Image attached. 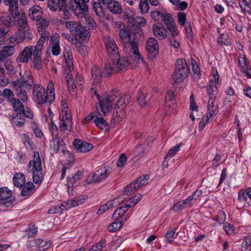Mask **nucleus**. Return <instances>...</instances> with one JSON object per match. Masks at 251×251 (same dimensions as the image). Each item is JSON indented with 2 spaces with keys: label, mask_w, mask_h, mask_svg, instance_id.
Returning a JSON list of instances; mask_svg holds the SVG:
<instances>
[{
  "label": "nucleus",
  "mask_w": 251,
  "mask_h": 251,
  "mask_svg": "<svg viewBox=\"0 0 251 251\" xmlns=\"http://www.w3.org/2000/svg\"><path fill=\"white\" fill-rule=\"evenodd\" d=\"M119 35L124 42L123 50L125 53L128 56H134V62L137 63L140 60V53L137 44L132 41H129L130 32L126 27L122 30L119 31Z\"/></svg>",
  "instance_id": "nucleus-2"
},
{
  "label": "nucleus",
  "mask_w": 251,
  "mask_h": 251,
  "mask_svg": "<svg viewBox=\"0 0 251 251\" xmlns=\"http://www.w3.org/2000/svg\"><path fill=\"white\" fill-rule=\"evenodd\" d=\"M58 9L60 13H62L64 19H68L69 17L70 12L67 9L66 0H58Z\"/></svg>",
  "instance_id": "nucleus-42"
},
{
  "label": "nucleus",
  "mask_w": 251,
  "mask_h": 251,
  "mask_svg": "<svg viewBox=\"0 0 251 251\" xmlns=\"http://www.w3.org/2000/svg\"><path fill=\"white\" fill-rule=\"evenodd\" d=\"M33 183L31 182H27L23 186L21 195L23 197L32 195L35 192V188Z\"/></svg>",
  "instance_id": "nucleus-34"
},
{
  "label": "nucleus",
  "mask_w": 251,
  "mask_h": 251,
  "mask_svg": "<svg viewBox=\"0 0 251 251\" xmlns=\"http://www.w3.org/2000/svg\"><path fill=\"white\" fill-rule=\"evenodd\" d=\"M82 176L83 172L78 171L73 176L67 177V191L69 195L73 194V187L78 185Z\"/></svg>",
  "instance_id": "nucleus-17"
},
{
  "label": "nucleus",
  "mask_w": 251,
  "mask_h": 251,
  "mask_svg": "<svg viewBox=\"0 0 251 251\" xmlns=\"http://www.w3.org/2000/svg\"><path fill=\"white\" fill-rule=\"evenodd\" d=\"M176 229L174 228L173 229L168 230L164 237L163 241L165 243L171 244L173 242L175 239H176L177 236V234H176Z\"/></svg>",
  "instance_id": "nucleus-39"
},
{
  "label": "nucleus",
  "mask_w": 251,
  "mask_h": 251,
  "mask_svg": "<svg viewBox=\"0 0 251 251\" xmlns=\"http://www.w3.org/2000/svg\"><path fill=\"white\" fill-rule=\"evenodd\" d=\"M73 145L77 151L83 153L89 151L93 148L91 144L80 139H75Z\"/></svg>",
  "instance_id": "nucleus-21"
},
{
  "label": "nucleus",
  "mask_w": 251,
  "mask_h": 251,
  "mask_svg": "<svg viewBox=\"0 0 251 251\" xmlns=\"http://www.w3.org/2000/svg\"><path fill=\"white\" fill-rule=\"evenodd\" d=\"M21 78L17 79L16 81L13 82V85L23 86L26 89H30L33 84V80L31 72L25 70L20 73Z\"/></svg>",
  "instance_id": "nucleus-11"
},
{
  "label": "nucleus",
  "mask_w": 251,
  "mask_h": 251,
  "mask_svg": "<svg viewBox=\"0 0 251 251\" xmlns=\"http://www.w3.org/2000/svg\"><path fill=\"white\" fill-rule=\"evenodd\" d=\"M89 1V0H73L71 3L72 11L78 18H82L88 11Z\"/></svg>",
  "instance_id": "nucleus-10"
},
{
  "label": "nucleus",
  "mask_w": 251,
  "mask_h": 251,
  "mask_svg": "<svg viewBox=\"0 0 251 251\" xmlns=\"http://www.w3.org/2000/svg\"><path fill=\"white\" fill-rule=\"evenodd\" d=\"M129 204H126L124 206H121L117 208L114 212L113 217L115 219H118L123 221V222L126 221L129 216L127 214H126V212L128 209L130 207Z\"/></svg>",
  "instance_id": "nucleus-22"
},
{
  "label": "nucleus",
  "mask_w": 251,
  "mask_h": 251,
  "mask_svg": "<svg viewBox=\"0 0 251 251\" xmlns=\"http://www.w3.org/2000/svg\"><path fill=\"white\" fill-rule=\"evenodd\" d=\"M13 86L15 87L17 96L20 98L24 102L27 101L28 96L26 91L27 89L19 85Z\"/></svg>",
  "instance_id": "nucleus-40"
},
{
  "label": "nucleus",
  "mask_w": 251,
  "mask_h": 251,
  "mask_svg": "<svg viewBox=\"0 0 251 251\" xmlns=\"http://www.w3.org/2000/svg\"><path fill=\"white\" fill-rule=\"evenodd\" d=\"M8 40L9 41V43H10L12 45H13L14 47L17 44L22 42L23 38L21 36L20 30L19 29L18 31L12 34L9 38Z\"/></svg>",
  "instance_id": "nucleus-45"
},
{
  "label": "nucleus",
  "mask_w": 251,
  "mask_h": 251,
  "mask_svg": "<svg viewBox=\"0 0 251 251\" xmlns=\"http://www.w3.org/2000/svg\"><path fill=\"white\" fill-rule=\"evenodd\" d=\"M106 245L105 239H102L100 241L93 245L88 251H103Z\"/></svg>",
  "instance_id": "nucleus-46"
},
{
  "label": "nucleus",
  "mask_w": 251,
  "mask_h": 251,
  "mask_svg": "<svg viewBox=\"0 0 251 251\" xmlns=\"http://www.w3.org/2000/svg\"><path fill=\"white\" fill-rule=\"evenodd\" d=\"M126 57L113 58V65L115 67L116 71H125L127 69L129 65L132 68H135L140 62L144 63V61L140 56V60L137 63L134 62V56H128L127 54L125 53Z\"/></svg>",
  "instance_id": "nucleus-7"
},
{
  "label": "nucleus",
  "mask_w": 251,
  "mask_h": 251,
  "mask_svg": "<svg viewBox=\"0 0 251 251\" xmlns=\"http://www.w3.org/2000/svg\"><path fill=\"white\" fill-rule=\"evenodd\" d=\"M238 3L243 13L251 15V0H238Z\"/></svg>",
  "instance_id": "nucleus-38"
},
{
  "label": "nucleus",
  "mask_w": 251,
  "mask_h": 251,
  "mask_svg": "<svg viewBox=\"0 0 251 251\" xmlns=\"http://www.w3.org/2000/svg\"><path fill=\"white\" fill-rule=\"evenodd\" d=\"M50 130L51 133L52 138L59 137V131L56 125L53 122L52 119H50Z\"/></svg>",
  "instance_id": "nucleus-64"
},
{
  "label": "nucleus",
  "mask_w": 251,
  "mask_h": 251,
  "mask_svg": "<svg viewBox=\"0 0 251 251\" xmlns=\"http://www.w3.org/2000/svg\"><path fill=\"white\" fill-rule=\"evenodd\" d=\"M134 12L132 9H126L124 12L123 18L128 23L131 24L135 17H134Z\"/></svg>",
  "instance_id": "nucleus-51"
},
{
  "label": "nucleus",
  "mask_w": 251,
  "mask_h": 251,
  "mask_svg": "<svg viewBox=\"0 0 251 251\" xmlns=\"http://www.w3.org/2000/svg\"><path fill=\"white\" fill-rule=\"evenodd\" d=\"M64 56L65 59L66 66L68 68L69 72H70L71 70L73 68V58L72 52L69 49H66L64 52Z\"/></svg>",
  "instance_id": "nucleus-36"
},
{
  "label": "nucleus",
  "mask_w": 251,
  "mask_h": 251,
  "mask_svg": "<svg viewBox=\"0 0 251 251\" xmlns=\"http://www.w3.org/2000/svg\"><path fill=\"white\" fill-rule=\"evenodd\" d=\"M49 49L53 55L57 56L60 53L59 35L54 33L51 37Z\"/></svg>",
  "instance_id": "nucleus-20"
},
{
  "label": "nucleus",
  "mask_w": 251,
  "mask_h": 251,
  "mask_svg": "<svg viewBox=\"0 0 251 251\" xmlns=\"http://www.w3.org/2000/svg\"><path fill=\"white\" fill-rule=\"evenodd\" d=\"M123 223H124L123 221L115 219V221L108 226V231L111 232H115L121 227Z\"/></svg>",
  "instance_id": "nucleus-48"
},
{
  "label": "nucleus",
  "mask_w": 251,
  "mask_h": 251,
  "mask_svg": "<svg viewBox=\"0 0 251 251\" xmlns=\"http://www.w3.org/2000/svg\"><path fill=\"white\" fill-rule=\"evenodd\" d=\"M35 50L34 46L25 47L17 57L16 62L22 63H27L33 56Z\"/></svg>",
  "instance_id": "nucleus-15"
},
{
  "label": "nucleus",
  "mask_w": 251,
  "mask_h": 251,
  "mask_svg": "<svg viewBox=\"0 0 251 251\" xmlns=\"http://www.w3.org/2000/svg\"><path fill=\"white\" fill-rule=\"evenodd\" d=\"M114 207V201H107L105 204L102 205L100 206V207L99 209L97 211V214L100 215L102 214L103 212H105L106 210L112 208Z\"/></svg>",
  "instance_id": "nucleus-56"
},
{
  "label": "nucleus",
  "mask_w": 251,
  "mask_h": 251,
  "mask_svg": "<svg viewBox=\"0 0 251 251\" xmlns=\"http://www.w3.org/2000/svg\"><path fill=\"white\" fill-rule=\"evenodd\" d=\"M219 75L217 70L213 69L207 87V92L210 100L208 101L206 112L214 119L219 112V108L217 105L214 104L213 100L211 101L210 100L214 97L215 93L217 91V84L219 82Z\"/></svg>",
  "instance_id": "nucleus-1"
},
{
  "label": "nucleus",
  "mask_w": 251,
  "mask_h": 251,
  "mask_svg": "<svg viewBox=\"0 0 251 251\" xmlns=\"http://www.w3.org/2000/svg\"><path fill=\"white\" fill-rule=\"evenodd\" d=\"M13 182L14 186L21 188L25 183V176L23 173H16L13 177Z\"/></svg>",
  "instance_id": "nucleus-33"
},
{
  "label": "nucleus",
  "mask_w": 251,
  "mask_h": 251,
  "mask_svg": "<svg viewBox=\"0 0 251 251\" xmlns=\"http://www.w3.org/2000/svg\"><path fill=\"white\" fill-rule=\"evenodd\" d=\"M91 75L93 78L92 86L100 82L102 75L100 68L99 66H94L92 68Z\"/></svg>",
  "instance_id": "nucleus-31"
},
{
  "label": "nucleus",
  "mask_w": 251,
  "mask_h": 251,
  "mask_svg": "<svg viewBox=\"0 0 251 251\" xmlns=\"http://www.w3.org/2000/svg\"><path fill=\"white\" fill-rule=\"evenodd\" d=\"M131 97L128 95H125L119 97L115 105L114 110L112 115V122L116 124L121 122L125 116V108L129 103Z\"/></svg>",
  "instance_id": "nucleus-5"
},
{
  "label": "nucleus",
  "mask_w": 251,
  "mask_h": 251,
  "mask_svg": "<svg viewBox=\"0 0 251 251\" xmlns=\"http://www.w3.org/2000/svg\"><path fill=\"white\" fill-rule=\"evenodd\" d=\"M42 52L35 50L33 52V58L31 60L33 63V68L37 70H39L42 67L41 60Z\"/></svg>",
  "instance_id": "nucleus-29"
},
{
  "label": "nucleus",
  "mask_w": 251,
  "mask_h": 251,
  "mask_svg": "<svg viewBox=\"0 0 251 251\" xmlns=\"http://www.w3.org/2000/svg\"><path fill=\"white\" fill-rule=\"evenodd\" d=\"M85 199L81 197H75L51 206L48 211L50 214L60 213L71 208L78 206L84 202Z\"/></svg>",
  "instance_id": "nucleus-6"
},
{
  "label": "nucleus",
  "mask_w": 251,
  "mask_h": 251,
  "mask_svg": "<svg viewBox=\"0 0 251 251\" xmlns=\"http://www.w3.org/2000/svg\"><path fill=\"white\" fill-rule=\"evenodd\" d=\"M29 17L35 21H38L42 17V11L41 7L38 6H34L29 10Z\"/></svg>",
  "instance_id": "nucleus-30"
},
{
  "label": "nucleus",
  "mask_w": 251,
  "mask_h": 251,
  "mask_svg": "<svg viewBox=\"0 0 251 251\" xmlns=\"http://www.w3.org/2000/svg\"><path fill=\"white\" fill-rule=\"evenodd\" d=\"M66 78L67 79L68 90L70 93L75 92L76 90V85L74 82V80L72 78V75H70L69 72H67Z\"/></svg>",
  "instance_id": "nucleus-52"
},
{
  "label": "nucleus",
  "mask_w": 251,
  "mask_h": 251,
  "mask_svg": "<svg viewBox=\"0 0 251 251\" xmlns=\"http://www.w3.org/2000/svg\"><path fill=\"white\" fill-rule=\"evenodd\" d=\"M33 100L39 105L45 103H50L53 100H50L49 95L46 92L45 89L40 84H35L33 89Z\"/></svg>",
  "instance_id": "nucleus-9"
},
{
  "label": "nucleus",
  "mask_w": 251,
  "mask_h": 251,
  "mask_svg": "<svg viewBox=\"0 0 251 251\" xmlns=\"http://www.w3.org/2000/svg\"><path fill=\"white\" fill-rule=\"evenodd\" d=\"M158 49V45L155 38L151 37L148 39L146 43V49L149 53L155 55L157 54Z\"/></svg>",
  "instance_id": "nucleus-25"
},
{
  "label": "nucleus",
  "mask_w": 251,
  "mask_h": 251,
  "mask_svg": "<svg viewBox=\"0 0 251 251\" xmlns=\"http://www.w3.org/2000/svg\"><path fill=\"white\" fill-rule=\"evenodd\" d=\"M21 36L23 38V41L25 40H30L32 38V34H31L30 30L27 26L25 28L19 29Z\"/></svg>",
  "instance_id": "nucleus-55"
},
{
  "label": "nucleus",
  "mask_w": 251,
  "mask_h": 251,
  "mask_svg": "<svg viewBox=\"0 0 251 251\" xmlns=\"http://www.w3.org/2000/svg\"><path fill=\"white\" fill-rule=\"evenodd\" d=\"M15 52V47L10 45L5 46L0 51V62H3L7 57L12 55Z\"/></svg>",
  "instance_id": "nucleus-26"
},
{
  "label": "nucleus",
  "mask_w": 251,
  "mask_h": 251,
  "mask_svg": "<svg viewBox=\"0 0 251 251\" xmlns=\"http://www.w3.org/2000/svg\"><path fill=\"white\" fill-rule=\"evenodd\" d=\"M152 28L153 35L157 39L163 40L167 37V29L162 23H157L153 24Z\"/></svg>",
  "instance_id": "nucleus-19"
},
{
  "label": "nucleus",
  "mask_w": 251,
  "mask_h": 251,
  "mask_svg": "<svg viewBox=\"0 0 251 251\" xmlns=\"http://www.w3.org/2000/svg\"><path fill=\"white\" fill-rule=\"evenodd\" d=\"M95 93L99 100L100 109L104 116L107 112L112 109V106L115 105L120 95V93L117 89L110 91L107 96L102 97L97 94L95 91Z\"/></svg>",
  "instance_id": "nucleus-3"
},
{
  "label": "nucleus",
  "mask_w": 251,
  "mask_h": 251,
  "mask_svg": "<svg viewBox=\"0 0 251 251\" xmlns=\"http://www.w3.org/2000/svg\"><path fill=\"white\" fill-rule=\"evenodd\" d=\"M12 191L7 187L0 188V201H6L3 202V205L6 207H11L13 201L10 200Z\"/></svg>",
  "instance_id": "nucleus-18"
},
{
  "label": "nucleus",
  "mask_w": 251,
  "mask_h": 251,
  "mask_svg": "<svg viewBox=\"0 0 251 251\" xmlns=\"http://www.w3.org/2000/svg\"><path fill=\"white\" fill-rule=\"evenodd\" d=\"M21 113L17 114L11 120L12 125L14 126L20 127L25 124V118L22 117Z\"/></svg>",
  "instance_id": "nucleus-44"
},
{
  "label": "nucleus",
  "mask_w": 251,
  "mask_h": 251,
  "mask_svg": "<svg viewBox=\"0 0 251 251\" xmlns=\"http://www.w3.org/2000/svg\"><path fill=\"white\" fill-rule=\"evenodd\" d=\"M146 23V20L143 17L136 16L134 18L131 25L136 26L139 30L140 27Z\"/></svg>",
  "instance_id": "nucleus-53"
},
{
  "label": "nucleus",
  "mask_w": 251,
  "mask_h": 251,
  "mask_svg": "<svg viewBox=\"0 0 251 251\" xmlns=\"http://www.w3.org/2000/svg\"><path fill=\"white\" fill-rule=\"evenodd\" d=\"M28 167L32 175V178L35 184L40 185L44 179V174L39 153L35 151L33 153V158L29 161Z\"/></svg>",
  "instance_id": "nucleus-4"
},
{
  "label": "nucleus",
  "mask_w": 251,
  "mask_h": 251,
  "mask_svg": "<svg viewBox=\"0 0 251 251\" xmlns=\"http://www.w3.org/2000/svg\"><path fill=\"white\" fill-rule=\"evenodd\" d=\"M46 92L49 95V99L50 100H54L55 99L54 84L52 80L49 81Z\"/></svg>",
  "instance_id": "nucleus-54"
},
{
  "label": "nucleus",
  "mask_w": 251,
  "mask_h": 251,
  "mask_svg": "<svg viewBox=\"0 0 251 251\" xmlns=\"http://www.w3.org/2000/svg\"><path fill=\"white\" fill-rule=\"evenodd\" d=\"M94 123L96 126L100 129H103L108 126L107 122L103 118L98 117L97 116L94 120Z\"/></svg>",
  "instance_id": "nucleus-60"
},
{
  "label": "nucleus",
  "mask_w": 251,
  "mask_h": 251,
  "mask_svg": "<svg viewBox=\"0 0 251 251\" xmlns=\"http://www.w3.org/2000/svg\"><path fill=\"white\" fill-rule=\"evenodd\" d=\"M214 118L212 116H209L207 112L203 116L199 123L198 129L200 131L202 130L205 126L206 125L210 123Z\"/></svg>",
  "instance_id": "nucleus-43"
},
{
  "label": "nucleus",
  "mask_w": 251,
  "mask_h": 251,
  "mask_svg": "<svg viewBox=\"0 0 251 251\" xmlns=\"http://www.w3.org/2000/svg\"><path fill=\"white\" fill-rule=\"evenodd\" d=\"M11 15L13 18L14 24L18 26L19 29L25 28L27 26L26 15L22 10H19Z\"/></svg>",
  "instance_id": "nucleus-16"
},
{
  "label": "nucleus",
  "mask_w": 251,
  "mask_h": 251,
  "mask_svg": "<svg viewBox=\"0 0 251 251\" xmlns=\"http://www.w3.org/2000/svg\"><path fill=\"white\" fill-rule=\"evenodd\" d=\"M110 0H98V2H94L93 4V9L97 15L101 17L104 16V11L101 4H105Z\"/></svg>",
  "instance_id": "nucleus-32"
},
{
  "label": "nucleus",
  "mask_w": 251,
  "mask_h": 251,
  "mask_svg": "<svg viewBox=\"0 0 251 251\" xmlns=\"http://www.w3.org/2000/svg\"><path fill=\"white\" fill-rule=\"evenodd\" d=\"M175 71L188 75L189 69L185 59L181 58L176 60Z\"/></svg>",
  "instance_id": "nucleus-24"
},
{
  "label": "nucleus",
  "mask_w": 251,
  "mask_h": 251,
  "mask_svg": "<svg viewBox=\"0 0 251 251\" xmlns=\"http://www.w3.org/2000/svg\"><path fill=\"white\" fill-rule=\"evenodd\" d=\"M103 41L107 55L111 59L119 56V49L114 39L110 36L104 37Z\"/></svg>",
  "instance_id": "nucleus-14"
},
{
  "label": "nucleus",
  "mask_w": 251,
  "mask_h": 251,
  "mask_svg": "<svg viewBox=\"0 0 251 251\" xmlns=\"http://www.w3.org/2000/svg\"><path fill=\"white\" fill-rule=\"evenodd\" d=\"M3 2L6 6H8V10L11 15L20 10L18 0H3Z\"/></svg>",
  "instance_id": "nucleus-37"
},
{
  "label": "nucleus",
  "mask_w": 251,
  "mask_h": 251,
  "mask_svg": "<svg viewBox=\"0 0 251 251\" xmlns=\"http://www.w3.org/2000/svg\"><path fill=\"white\" fill-rule=\"evenodd\" d=\"M145 153V150L143 145L136 146L133 151V155L140 158Z\"/></svg>",
  "instance_id": "nucleus-62"
},
{
  "label": "nucleus",
  "mask_w": 251,
  "mask_h": 251,
  "mask_svg": "<svg viewBox=\"0 0 251 251\" xmlns=\"http://www.w3.org/2000/svg\"><path fill=\"white\" fill-rule=\"evenodd\" d=\"M226 219V215L225 212L223 210L218 211V214L215 219L219 225H222L224 223Z\"/></svg>",
  "instance_id": "nucleus-63"
},
{
  "label": "nucleus",
  "mask_w": 251,
  "mask_h": 251,
  "mask_svg": "<svg viewBox=\"0 0 251 251\" xmlns=\"http://www.w3.org/2000/svg\"><path fill=\"white\" fill-rule=\"evenodd\" d=\"M160 20L161 21L166 27L175 23L173 15L168 13L162 12Z\"/></svg>",
  "instance_id": "nucleus-41"
},
{
  "label": "nucleus",
  "mask_w": 251,
  "mask_h": 251,
  "mask_svg": "<svg viewBox=\"0 0 251 251\" xmlns=\"http://www.w3.org/2000/svg\"><path fill=\"white\" fill-rule=\"evenodd\" d=\"M107 7L113 14H119L122 12V8L119 2L114 0H109L107 3Z\"/></svg>",
  "instance_id": "nucleus-28"
},
{
  "label": "nucleus",
  "mask_w": 251,
  "mask_h": 251,
  "mask_svg": "<svg viewBox=\"0 0 251 251\" xmlns=\"http://www.w3.org/2000/svg\"><path fill=\"white\" fill-rule=\"evenodd\" d=\"M66 28L75 36L85 40L90 37V33L86 28L78 22L70 21L65 23Z\"/></svg>",
  "instance_id": "nucleus-8"
},
{
  "label": "nucleus",
  "mask_w": 251,
  "mask_h": 251,
  "mask_svg": "<svg viewBox=\"0 0 251 251\" xmlns=\"http://www.w3.org/2000/svg\"><path fill=\"white\" fill-rule=\"evenodd\" d=\"M10 103L12 104L14 111L16 112L17 114L21 113L24 110V105L19 99L16 98L13 99V100L10 102Z\"/></svg>",
  "instance_id": "nucleus-49"
},
{
  "label": "nucleus",
  "mask_w": 251,
  "mask_h": 251,
  "mask_svg": "<svg viewBox=\"0 0 251 251\" xmlns=\"http://www.w3.org/2000/svg\"><path fill=\"white\" fill-rule=\"evenodd\" d=\"M139 9L142 14H144L148 12L149 10V5L147 0H140Z\"/></svg>",
  "instance_id": "nucleus-58"
},
{
  "label": "nucleus",
  "mask_w": 251,
  "mask_h": 251,
  "mask_svg": "<svg viewBox=\"0 0 251 251\" xmlns=\"http://www.w3.org/2000/svg\"><path fill=\"white\" fill-rule=\"evenodd\" d=\"M116 71L115 67H112L109 63H105L103 69L102 75L104 77H108Z\"/></svg>",
  "instance_id": "nucleus-47"
},
{
  "label": "nucleus",
  "mask_w": 251,
  "mask_h": 251,
  "mask_svg": "<svg viewBox=\"0 0 251 251\" xmlns=\"http://www.w3.org/2000/svg\"><path fill=\"white\" fill-rule=\"evenodd\" d=\"M72 117L68 108L65 107L60 118L59 127L61 131H69L72 127Z\"/></svg>",
  "instance_id": "nucleus-13"
},
{
  "label": "nucleus",
  "mask_w": 251,
  "mask_h": 251,
  "mask_svg": "<svg viewBox=\"0 0 251 251\" xmlns=\"http://www.w3.org/2000/svg\"><path fill=\"white\" fill-rule=\"evenodd\" d=\"M11 23V18L8 14L2 13L0 14V24L5 26H9Z\"/></svg>",
  "instance_id": "nucleus-50"
},
{
  "label": "nucleus",
  "mask_w": 251,
  "mask_h": 251,
  "mask_svg": "<svg viewBox=\"0 0 251 251\" xmlns=\"http://www.w3.org/2000/svg\"><path fill=\"white\" fill-rule=\"evenodd\" d=\"M111 172V168L106 167H101L97 170L90 177L88 181L90 183L102 182L109 176Z\"/></svg>",
  "instance_id": "nucleus-12"
},
{
  "label": "nucleus",
  "mask_w": 251,
  "mask_h": 251,
  "mask_svg": "<svg viewBox=\"0 0 251 251\" xmlns=\"http://www.w3.org/2000/svg\"><path fill=\"white\" fill-rule=\"evenodd\" d=\"M137 189L136 183L132 182L129 185L126 186L124 189V194L126 195H130Z\"/></svg>",
  "instance_id": "nucleus-59"
},
{
  "label": "nucleus",
  "mask_w": 251,
  "mask_h": 251,
  "mask_svg": "<svg viewBox=\"0 0 251 251\" xmlns=\"http://www.w3.org/2000/svg\"><path fill=\"white\" fill-rule=\"evenodd\" d=\"M188 75L175 71L171 76V82L173 85H178L184 81Z\"/></svg>",
  "instance_id": "nucleus-27"
},
{
  "label": "nucleus",
  "mask_w": 251,
  "mask_h": 251,
  "mask_svg": "<svg viewBox=\"0 0 251 251\" xmlns=\"http://www.w3.org/2000/svg\"><path fill=\"white\" fill-rule=\"evenodd\" d=\"M50 149L54 153H57L61 149L63 151L64 149V143L62 140H60V137H53L50 140Z\"/></svg>",
  "instance_id": "nucleus-23"
},
{
  "label": "nucleus",
  "mask_w": 251,
  "mask_h": 251,
  "mask_svg": "<svg viewBox=\"0 0 251 251\" xmlns=\"http://www.w3.org/2000/svg\"><path fill=\"white\" fill-rule=\"evenodd\" d=\"M190 205V203H189L186 199L182 201H179L174 203L171 208V210L176 212L185 209L187 206Z\"/></svg>",
  "instance_id": "nucleus-35"
},
{
  "label": "nucleus",
  "mask_w": 251,
  "mask_h": 251,
  "mask_svg": "<svg viewBox=\"0 0 251 251\" xmlns=\"http://www.w3.org/2000/svg\"><path fill=\"white\" fill-rule=\"evenodd\" d=\"M41 36L38 41L37 42V44L36 46H34V49L35 50L39 51L42 52V47L44 43L46 40V35L45 33H42Z\"/></svg>",
  "instance_id": "nucleus-61"
},
{
  "label": "nucleus",
  "mask_w": 251,
  "mask_h": 251,
  "mask_svg": "<svg viewBox=\"0 0 251 251\" xmlns=\"http://www.w3.org/2000/svg\"><path fill=\"white\" fill-rule=\"evenodd\" d=\"M149 178L150 177L149 175H145L138 178L134 182V183H136V186L137 188H138L141 186L146 184Z\"/></svg>",
  "instance_id": "nucleus-57"
}]
</instances>
